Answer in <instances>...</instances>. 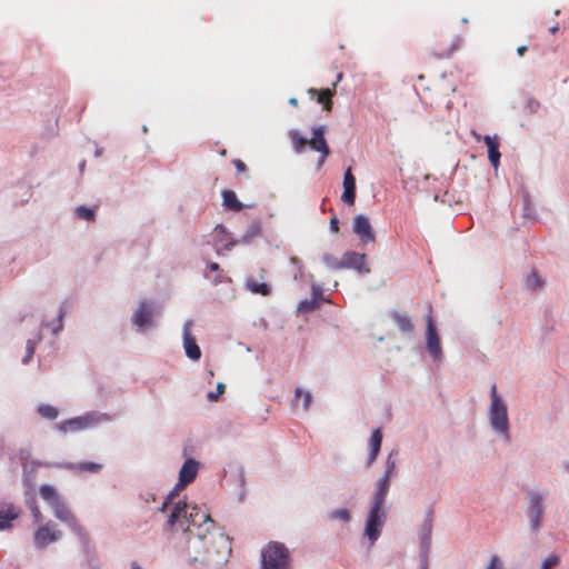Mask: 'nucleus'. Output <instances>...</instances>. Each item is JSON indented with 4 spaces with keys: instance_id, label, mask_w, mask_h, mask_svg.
Listing matches in <instances>:
<instances>
[{
    "instance_id": "obj_33",
    "label": "nucleus",
    "mask_w": 569,
    "mask_h": 569,
    "mask_svg": "<svg viewBox=\"0 0 569 569\" xmlns=\"http://www.w3.org/2000/svg\"><path fill=\"white\" fill-rule=\"evenodd\" d=\"M37 412L47 420H54L59 416V411L56 407L47 403H40L37 407Z\"/></svg>"
},
{
    "instance_id": "obj_25",
    "label": "nucleus",
    "mask_w": 569,
    "mask_h": 569,
    "mask_svg": "<svg viewBox=\"0 0 569 569\" xmlns=\"http://www.w3.org/2000/svg\"><path fill=\"white\" fill-rule=\"evenodd\" d=\"M206 539H207V533H202V532H199L196 536V539H192V536L187 538V550H188V556H189L191 563H194L192 561V557L194 555H197V551H199L201 555L206 549H208L207 547H204Z\"/></svg>"
},
{
    "instance_id": "obj_57",
    "label": "nucleus",
    "mask_w": 569,
    "mask_h": 569,
    "mask_svg": "<svg viewBox=\"0 0 569 569\" xmlns=\"http://www.w3.org/2000/svg\"><path fill=\"white\" fill-rule=\"evenodd\" d=\"M329 229L331 232L337 233L339 231V219L336 214L330 219Z\"/></svg>"
},
{
    "instance_id": "obj_42",
    "label": "nucleus",
    "mask_w": 569,
    "mask_h": 569,
    "mask_svg": "<svg viewBox=\"0 0 569 569\" xmlns=\"http://www.w3.org/2000/svg\"><path fill=\"white\" fill-rule=\"evenodd\" d=\"M357 189L356 177L352 173L351 167H348L343 173V189Z\"/></svg>"
},
{
    "instance_id": "obj_45",
    "label": "nucleus",
    "mask_w": 569,
    "mask_h": 569,
    "mask_svg": "<svg viewBox=\"0 0 569 569\" xmlns=\"http://www.w3.org/2000/svg\"><path fill=\"white\" fill-rule=\"evenodd\" d=\"M303 397V409L305 410H308L310 408V405H311V401H312V396L309 391H302V389L300 388H297L296 391H295V398L298 399L299 397Z\"/></svg>"
},
{
    "instance_id": "obj_26",
    "label": "nucleus",
    "mask_w": 569,
    "mask_h": 569,
    "mask_svg": "<svg viewBox=\"0 0 569 569\" xmlns=\"http://www.w3.org/2000/svg\"><path fill=\"white\" fill-rule=\"evenodd\" d=\"M395 473H388L387 470L383 471L382 476L378 479L375 488L373 496L380 498H387L389 489H390V480Z\"/></svg>"
},
{
    "instance_id": "obj_6",
    "label": "nucleus",
    "mask_w": 569,
    "mask_h": 569,
    "mask_svg": "<svg viewBox=\"0 0 569 569\" xmlns=\"http://www.w3.org/2000/svg\"><path fill=\"white\" fill-rule=\"evenodd\" d=\"M103 419H107L106 415H100L96 411H91L87 412L83 416L74 417L61 423H57L56 429L62 433L77 432L93 427Z\"/></svg>"
},
{
    "instance_id": "obj_31",
    "label": "nucleus",
    "mask_w": 569,
    "mask_h": 569,
    "mask_svg": "<svg viewBox=\"0 0 569 569\" xmlns=\"http://www.w3.org/2000/svg\"><path fill=\"white\" fill-rule=\"evenodd\" d=\"M261 233L260 220L253 221L247 229V231L238 239L243 244H249L254 237Z\"/></svg>"
},
{
    "instance_id": "obj_61",
    "label": "nucleus",
    "mask_w": 569,
    "mask_h": 569,
    "mask_svg": "<svg viewBox=\"0 0 569 569\" xmlns=\"http://www.w3.org/2000/svg\"><path fill=\"white\" fill-rule=\"evenodd\" d=\"M241 243L238 241V239H230L228 242H226L222 247L223 250L230 251L234 246Z\"/></svg>"
},
{
    "instance_id": "obj_37",
    "label": "nucleus",
    "mask_w": 569,
    "mask_h": 569,
    "mask_svg": "<svg viewBox=\"0 0 569 569\" xmlns=\"http://www.w3.org/2000/svg\"><path fill=\"white\" fill-rule=\"evenodd\" d=\"M26 505L30 509L34 522H41L43 520V516L39 509L36 498L32 496L30 498H27Z\"/></svg>"
},
{
    "instance_id": "obj_41",
    "label": "nucleus",
    "mask_w": 569,
    "mask_h": 569,
    "mask_svg": "<svg viewBox=\"0 0 569 569\" xmlns=\"http://www.w3.org/2000/svg\"><path fill=\"white\" fill-rule=\"evenodd\" d=\"M322 262L330 269L332 270H339V269H342V266L340 264L341 263V259H337L333 254L331 253H325L322 256Z\"/></svg>"
},
{
    "instance_id": "obj_11",
    "label": "nucleus",
    "mask_w": 569,
    "mask_h": 569,
    "mask_svg": "<svg viewBox=\"0 0 569 569\" xmlns=\"http://www.w3.org/2000/svg\"><path fill=\"white\" fill-rule=\"evenodd\" d=\"M34 466L44 467V468H59L66 470H77V471H88L92 473H97L102 469V465L97 462H48V461H33Z\"/></svg>"
},
{
    "instance_id": "obj_48",
    "label": "nucleus",
    "mask_w": 569,
    "mask_h": 569,
    "mask_svg": "<svg viewBox=\"0 0 569 569\" xmlns=\"http://www.w3.org/2000/svg\"><path fill=\"white\" fill-rule=\"evenodd\" d=\"M560 562V557L557 555H551L547 557L540 566V569H552Z\"/></svg>"
},
{
    "instance_id": "obj_5",
    "label": "nucleus",
    "mask_w": 569,
    "mask_h": 569,
    "mask_svg": "<svg viewBox=\"0 0 569 569\" xmlns=\"http://www.w3.org/2000/svg\"><path fill=\"white\" fill-rule=\"evenodd\" d=\"M53 515L57 519L64 522L69 529L77 536L78 540H82L84 545H87V533L86 528L79 522L77 517L71 512V510L67 507L64 500L61 498L59 501L54 502L50 506Z\"/></svg>"
},
{
    "instance_id": "obj_16",
    "label": "nucleus",
    "mask_w": 569,
    "mask_h": 569,
    "mask_svg": "<svg viewBox=\"0 0 569 569\" xmlns=\"http://www.w3.org/2000/svg\"><path fill=\"white\" fill-rule=\"evenodd\" d=\"M342 77H343L342 72L337 74V80L332 83V88H326V89L310 88L308 90V93L311 97H317V102L321 103L323 106L325 111H328V112L331 111L332 106H333L331 98L336 93V86L339 81H341Z\"/></svg>"
},
{
    "instance_id": "obj_46",
    "label": "nucleus",
    "mask_w": 569,
    "mask_h": 569,
    "mask_svg": "<svg viewBox=\"0 0 569 569\" xmlns=\"http://www.w3.org/2000/svg\"><path fill=\"white\" fill-rule=\"evenodd\" d=\"M36 345H37V342H36V341H33V340H31V339H29V340L27 341V345H26V356H24V357H23V359H22V363H23V365L29 363V361H30V360H31V358L33 357L34 351H36Z\"/></svg>"
},
{
    "instance_id": "obj_19",
    "label": "nucleus",
    "mask_w": 569,
    "mask_h": 569,
    "mask_svg": "<svg viewBox=\"0 0 569 569\" xmlns=\"http://www.w3.org/2000/svg\"><path fill=\"white\" fill-rule=\"evenodd\" d=\"M327 132V126L320 124L312 129V137L309 142L310 148L317 152L323 154V157H328L330 154V148L327 143L325 134Z\"/></svg>"
},
{
    "instance_id": "obj_58",
    "label": "nucleus",
    "mask_w": 569,
    "mask_h": 569,
    "mask_svg": "<svg viewBox=\"0 0 569 569\" xmlns=\"http://www.w3.org/2000/svg\"><path fill=\"white\" fill-rule=\"evenodd\" d=\"M63 315H64L63 309H62V308H60V311H59V315H58V325H57L56 327H53V329H52V332H53L54 335H57L59 331H61V330H62V327H63V326H62V318H63Z\"/></svg>"
},
{
    "instance_id": "obj_18",
    "label": "nucleus",
    "mask_w": 569,
    "mask_h": 569,
    "mask_svg": "<svg viewBox=\"0 0 569 569\" xmlns=\"http://www.w3.org/2000/svg\"><path fill=\"white\" fill-rule=\"evenodd\" d=\"M198 509H199L198 506H193V508H192L193 511H191V512H189L188 509H186V518H182V520H181L180 529L182 530V532L186 535L187 538L192 536V531L190 529L191 526L201 527L202 523H208V522H210L212 526H214V521L211 518L210 513H204L202 516L201 522H199L197 520Z\"/></svg>"
},
{
    "instance_id": "obj_55",
    "label": "nucleus",
    "mask_w": 569,
    "mask_h": 569,
    "mask_svg": "<svg viewBox=\"0 0 569 569\" xmlns=\"http://www.w3.org/2000/svg\"><path fill=\"white\" fill-rule=\"evenodd\" d=\"M140 499L143 500L146 503H150L151 501L157 500V495L151 491H144L140 493Z\"/></svg>"
},
{
    "instance_id": "obj_52",
    "label": "nucleus",
    "mask_w": 569,
    "mask_h": 569,
    "mask_svg": "<svg viewBox=\"0 0 569 569\" xmlns=\"http://www.w3.org/2000/svg\"><path fill=\"white\" fill-rule=\"evenodd\" d=\"M540 106L541 104L537 99L528 97L526 109L529 111V113H536L539 110Z\"/></svg>"
},
{
    "instance_id": "obj_9",
    "label": "nucleus",
    "mask_w": 569,
    "mask_h": 569,
    "mask_svg": "<svg viewBox=\"0 0 569 569\" xmlns=\"http://www.w3.org/2000/svg\"><path fill=\"white\" fill-rule=\"evenodd\" d=\"M153 315L154 305L144 299L140 301L131 317V321L138 327L139 332H144L148 328L154 326Z\"/></svg>"
},
{
    "instance_id": "obj_34",
    "label": "nucleus",
    "mask_w": 569,
    "mask_h": 569,
    "mask_svg": "<svg viewBox=\"0 0 569 569\" xmlns=\"http://www.w3.org/2000/svg\"><path fill=\"white\" fill-rule=\"evenodd\" d=\"M290 137L293 143V149L297 153H301L306 149V144L308 143V139L300 134L297 130L290 131Z\"/></svg>"
},
{
    "instance_id": "obj_21",
    "label": "nucleus",
    "mask_w": 569,
    "mask_h": 569,
    "mask_svg": "<svg viewBox=\"0 0 569 569\" xmlns=\"http://www.w3.org/2000/svg\"><path fill=\"white\" fill-rule=\"evenodd\" d=\"M390 319L397 325L402 335L411 337L415 332V326L411 318L406 313H400L398 310L392 309L389 311Z\"/></svg>"
},
{
    "instance_id": "obj_15",
    "label": "nucleus",
    "mask_w": 569,
    "mask_h": 569,
    "mask_svg": "<svg viewBox=\"0 0 569 569\" xmlns=\"http://www.w3.org/2000/svg\"><path fill=\"white\" fill-rule=\"evenodd\" d=\"M367 254L357 251H347L341 258L342 269H352L360 274H368L370 269L366 266Z\"/></svg>"
},
{
    "instance_id": "obj_54",
    "label": "nucleus",
    "mask_w": 569,
    "mask_h": 569,
    "mask_svg": "<svg viewBox=\"0 0 569 569\" xmlns=\"http://www.w3.org/2000/svg\"><path fill=\"white\" fill-rule=\"evenodd\" d=\"M214 232L217 241H222L220 236H227L229 233L228 229L222 223H219L214 227Z\"/></svg>"
},
{
    "instance_id": "obj_29",
    "label": "nucleus",
    "mask_w": 569,
    "mask_h": 569,
    "mask_svg": "<svg viewBox=\"0 0 569 569\" xmlns=\"http://www.w3.org/2000/svg\"><path fill=\"white\" fill-rule=\"evenodd\" d=\"M19 513L16 511L13 505H9L7 509H0V531L12 527V521L18 518Z\"/></svg>"
},
{
    "instance_id": "obj_62",
    "label": "nucleus",
    "mask_w": 569,
    "mask_h": 569,
    "mask_svg": "<svg viewBox=\"0 0 569 569\" xmlns=\"http://www.w3.org/2000/svg\"><path fill=\"white\" fill-rule=\"evenodd\" d=\"M238 479L240 487H244L246 478H244V469L243 467L238 468Z\"/></svg>"
},
{
    "instance_id": "obj_13",
    "label": "nucleus",
    "mask_w": 569,
    "mask_h": 569,
    "mask_svg": "<svg viewBox=\"0 0 569 569\" xmlns=\"http://www.w3.org/2000/svg\"><path fill=\"white\" fill-rule=\"evenodd\" d=\"M186 509H188L186 498L173 503L168 515V519L163 525V530L170 533H176L181 527L182 518H186Z\"/></svg>"
},
{
    "instance_id": "obj_47",
    "label": "nucleus",
    "mask_w": 569,
    "mask_h": 569,
    "mask_svg": "<svg viewBox=\"0 0 569 569\" xmlns=\"http://www.w3.org/2000/svg\"><path fill=\"white\" fill-rule=\"evenodd\" d=\"M226 391V386L224 383L222 382H218L217 383V390L214 391H209L208 395H207V398L209 401H218L219 400V397L224 393Z\"/></svg>"
},
{
    "instance_id": "obj_40",
    "label": "nucleus",
    "mask_w": 569,
    "mask_h": 569,
    "mask_svg": "<svg viewBox=\"0 0 569 569\" xmlns=\"http://www.w3.org/2000/svg\"><path fill=\"white\" fill-rule=\"evenodd\" d=\"M329 518L332 520H342L345 522L351 521V512L347 508L335 509L329 513Z\"/></svg>"
},
{
    "instance_id": "obj_8",
    "label": "nucleus",
    "mask_w": 569,
    "mask_h": 569,
    "mask_svg": "<svg viewBox=\"0 0 569 569\" xmlns=\"http://www.w3.org/2000/svg\"><path fill=\"white\" fill-rule=\"evenodd\" d=\"M426 350L433 361H441L443 359L441 339L431 315L426 317Z\"/></svg>"
},
{
    "instance_id": "obj_23",
    "label": "nucleus",
    "mask_w": 569,
    "mask_h": 569,
    "mask_svg": "<svg viewBox=\"0 0 569 569\" xmlns=\"http://www.w3.org/2000/svg\"><path fill=\"white\" fill-rule=\"evenodd\" d=\"M222 197V206L224 210L232 212H240L243 208H252L253 204H244L242 203L236 192L230 189H224L221 192Z\"/></svg>"
},
{
    "instance_id": "obj_14",
    "label": "nucleus",
    "mask_w": 569,
    "mask_h": 569,
    "mask_svg": "<svg viewBox=\"0 0 569 569\" xmlns=\"http://www.w3.org/2000/svg\"><path fill=\"white\" fill-rule=\"evenodd\" d=\"M352 231L359 237L363 244L376 241V234L370 220L366 214H358L353 218Z\"/></svg>"
},
{
    "instance_id": "obj_43",
    "label": "nucleus",
    "mask_w": 569,
    "mask_h": 569,
    "mask_svg": "<svg viewBox=\"0 0 569 569\" xmlns=\"http://www.w3.org/2000/svg\"><path fill=\"white\" fill-rule=\"evenodd\" d=\"M311 300H313L316 303L320 306V303L326 302V298L323 296L322 287L319 284L313 283L311 286Z\"/></svg>"
},
{
    "instance_id": "obj_53",
    "label": "nucleus",
    "mask_w": 569,
    "mask_h": 569,
    "mask_svg": "<svg viewBox=\"0 0 569 569\" xmlns=\"http://www.w3.org/2000/svg\"><path fill=\"white\" fill-rule=\"evenodd\" d=\"M487 569H502V562L497 555L491 556Z\"/></svg>"
},
{
    "instance_id": "obj_56",
    "label": "nucleus",
    "mask_w": 569,
    "mask_h": 569,
    "mask_svg": "<svg viewBox=\"0 0 569 569\" xmlns=\"http://www.w3.org/2000/svg\"><path fill=\"white\" fill-rule=\"evenodd\" d=\"M419 569H429V555L419 553Z\"/></svg>"
},
{
    "instance_id": "obj_63",
    "label": "nucleus",
    "mask_w": 569,
    "mask_h": 569,
    "mask_svg": "<svg viewBox=\"0 0 569 569\" xmlns=\"http://www.w3.org/2000/svg\"><path fill=\"white\" fill-rule=\"evenodd\" d=\"M171 505L172 503L164 498L161 506L158 508V512H166Z\"/></svg>"
},
{
    "instance_id": "obj_30",
    "label": "nucleus",
    "mask_w": 569,
    "mask_h": 569,
    "mask_svg": "<svg viewBox=\"0 0 569 569\" xmlns=\"http://www.w3.org/2000/svg\"><path fill=\"white\" fill-rule=\"evenodd\" d=\"M41 498L47 501L49 506L61 499V496L52 485H41L39 488Z\"/></svg>"
},
{
    "instance_id": "obj_1",
    "label": "nucleus",
    "mask_w": 569,
    "mask_h": 569,
    "mask_svg": "<svg viewBox=\"0 0 569 569\" xmlns=\"http://www.w3.org/2000/svg\"><path fill=\"white\" fill-rule=\"evenodd\" d=\"M231 552L232 547L230 537L220 532L214 537L212 548L206 549L201 555L197 551V555L192 557V561L199 562L202 566L227 563Z\"/></svg>"
},
{
    "instance_id": "obj_35",
    "label": "nucleus",
    "mask_w": 569,
    "mask_h": 569,
    "mask_svg": "<svg viewBox=\"0 0 569 569\" xmlns=\"http://www.w3.org/2000/svg\"><path fill=\"white\" fill-rule=\"evenodd\" d=\"M382 431L380 428H376L372 430L370 439H369V450L380 452L382 445Z\"/></svg>"
},
{
    "instance_id": "obj_7",
    "label": "nucleus",
    "mask_w": 569,
    "mask_h": 569,
    "mask_svg": "<svg viewBox=\"0 0 569 569\" xmlns=\"http://www.w3.org/2000/svg\"><path fill=\"white\" fill-rule=\"evenodd\" d=\"M529 502L527 507V516L531 531L536 532L541 526V519L545 511V497L541 492L529 490L527 492Z\"/></svg>"
},
{
    "instance_id": "obj_50",
    "label": "nucleus",
    "mask_w": 569,
    "mask_h": 569,
    "mask_svg": "<svg viewBox=\"0 0 569 569\" xmlns=\"http://www.w3.org/2000/svg\"><path fill=\"white\" fill-rule=\"evenodd\" d=\"M533 212V208L530 202V197L528 193L523 196V207H522V214L525 218H531Z\"/></svg>"
},
{
    "instance_id": "obj_49",
    "label": "nucleus",
    "mask_w": 569,
    "mask_h": 569,
    "mask_svg": "<svg viewBox=\"0 0 569 569\" xmlns=\"http://www.w3.org/2000/svg\"><path fill=\"white\" fill-rule=\"evenodd\" d=\"M397 455H398V451L392 450L387 457L385 470H387L388 473L396 472V459L393 458V456H397Z\"/></svg>"
},
{
    "instance_id": "obj_64",
    "label": "nucleus",
    "mask_w": 569,
    "mask_h": 569,
    "mask_svg": "<svg viewBox=\"0 0 569 569\" xmlns=\"http://www.w3.org/2000/svg\"><path fill=\"white\" fill-rule=\"evenodd\" d=\"M171 505L172 503L164 498L161 506L158 508V512H166Z\"/></svg>"
},
{
    "instance_id": "obj_28",
    "label": "nucleus",
    "mask_w": 569,
    "mask_h": 569,
    "mask_svg": "<svg viewBox=\"0 0 569 569\" xmlns=\"http://www.w3.org/2000/svg\"><path fill=\"white\" fill-rule=\"evenodd\" d=\"M246 288L256 295H261L263 297H267L271 293L272 289L271 286L266 282H258L254 278L249 277L246 280Z\"/></svg>"
},
{
    "instance_id": "obj_51",
    "label": "nucleus",
    "mask_w": 569,
    "mask_h": 569,
    "mask_svg": "<svg viewBox=\"0 0 569 569\" xmlns=\"http://www.w3.org/2000/svg\"><path fill=\"white\" fill-rule=\"evenodd\" d=\"M186 487L177 482L176 486L169 491L166 499L173 505V500L179 496V492L183 490Z\"/></svg>"
},
{
    "instance_id": "obj_20",
    "label": "nucleus",
    "mask_w": 569,
    "mask_h": 569,
    "mask_svg": "<svg viewBox=\"0 0 569 569\" xmlns=\"http://www.w3.org/2000/svg\"><path fill=\"white\" fill-rule=\"evenodd\" d=\"M199 467V461L193 458H187L180 468L178 482L184 487L192 483L197 478Z\"/></svg>"
},
{
    "instance_id": "obj_39",
    "label": "nucleus",
    "mask_w": 569,
    "mask_h": 569,
    "mask_svg": "<svg viewBox=\"0 0 569 569\" xmlns=\"http://www.w3.org/2000/svg\"><path fill=\"white\" fill-rule=\"evenodd\" d=\"M319 308V305L311 299H303L297 306L298 313H309Z\"/></svg>"
},
{
    "instance_id": "obj_22",
    "label": "nucleus",
    "mask_w": 569,
    "mask_h": 569,
    "mask_svg": "<svg viewBox=\"0 0 569 569\" xmlns=\"http://www.w3.org/2000/svg\"><path fill=\"white\" fill-rule=\"evenodd\" d=\"M483 142L487 146L489 162L495 169H497L500 164V158H501V153L499 151V147H500L499 138H498V136L486 134L483 137Z\"/></svg>"
},
{
    "instance_id": "obj_2",
    "label": "nucleus",
    "mask_w": 569,
    "mask_h": 569,
    "mask_svg": "<svg viewBox=\"0 0 569 569\" xmlns=\"http://www.w3.org/2000/svg\"><path fill=\"white\" fill-rule=\"evenodd\" d=\"M490 407L489 421L491 428L503 437L506 441H510L508 409L503 399L497 392V386L490 388Z\"/></svg>"
},
{
    "instance_id": "obj_59",
    "label": "nucleus",
    "mask_w": 569,
    "mask_h": 569,
    "mask_svg": "<svg viewBox=\"0 0 569 569\" xmlns=\"http://www.w3.org/2000/svg\"><path fill=\"white\" fill-rule=\"evenodd\" d=\"M379 452L377 451H370L369 450V453H368V458H367V461H366V466L369 468L371 467V465L376 461L377 457H378Z\"/></svg>"
},
{
    "instance_id": "obj_4",
    "label": "nucleus",
    "mask_w": 569,
    "mask_h": 569,
    "mask_svg": "<svg viewBox=\"0 0 569 569\" xmlns=\"http://www.w3.org/2000/svg\"><path fill=\"white\" fill-rule=\"evenodd\" d=\"M261 569H289L287 547L281 542H269L261 550Z\"/></svg>"
},
{
    "instance_id": "obj_32",
    "label": "nucleus",
    "mask_w": 569,
    "mask_h": 569,
    "mask_svg": "<svg viewBox=\"0 0 569 569\" xmlns=\"http://www.w3.org/2000/svg\"><path fill=\"white\" fill-rule=\"evenodd\" d=\"M545 284L543 279L539 276L536 269H532L531 272L525 279V286L528 290H537L541 289Z\"/></svg>"
},
{
    "instance_id": "obj_38",
    "label": "nucleus",
    "mask_w": 569,
    "mask_h": 569,
    "mask_svg": "<svg viewBox=\"0 0 569 569\" xmlns=\"http://www.w3.org/2000/svg\"><path fill=\"white\" fill-rule=\"evenodd\" d=\"M76 214L78 218L86 221H93L96 218V211L93 208L87 206H79L76 208Z\"/></svg>"
},
{
    "instance_id": "obj_24",
    "label": "nucleus",
    "mask_w": 569,
    "mask_h": 569,
    "mask_svg": "<svg viewBox=\"0 0 569 569\" xmlns=\"http://www.w3.org/2000/svg\"><path fill=\"white\" fill-rule=\"evenodd\" d=\"M81 545L82 552L86 558L87 569H101L102 565L96 555L93 548L90 545V536L87 533V545L83 543L82 540H79Z\"/></svg>"
},
{
    "instance_id": "obj_3",
    "label": "nucleus",
    "mask_w": 569,
    "mask_h": 569,
    "mask_svg": "<svg viewBox=\"0 0 569 569\" xmlns=\"http://www.w3.org/2000/svg\"><path fill=\"white\" fill-rule=\"evenodd\" d=\"M386 499L380 497H372L370 508L366 518L363 536L375 545L381 536L382 527L387 520V511L385 510Z\"/></svg>"
},
{
    "instance_id": "obj_12",
    "label": "nucleus",
    "mask_w": 569,
    "mask_h": 569,
    "mask_svg": "<svg viewBox=\"0 0 569 569\" xmlns=\"http://www.w3.org/2000/svg\"><path fill=\"white\" fill-rule=\"evenodd\" d=\"M53 526L52 521H48L46 525L40 526L33 536L34 547L37 549H43L49 543L56 542L61 539L62 531L61 530H52Z\"/></svg>"
},
{
    "instance_id": "obj_27",
    "label": "nucleus",
    "mask_w": 569,
    "mask_h": 569,
    "mask_svg": "<svg viewBox=\"0 0 569 569\" xmlns=\"http://www.w3.org/2000/svg\"><path fill=\"white\" fill-rule=\"evenodd\" d=\"M395 473H388L387 470L383 471L382 476L378 479L375 488L373 496L380 498H387L389 489H390V480Z\"/></svg>"
},
{
    "instance_id": "obj_44",
    "label": "nucleus",
    "mask_w": 569,
    "mask_h": 569,
    "mask_svg": "<svg viewBox=\"0 0 569 569\" xmlns=\"http://www.w3.org/2000/svg\"><path fill=\"white\" fill-rule=\"evenodd\" d=\"M356 194H357V189L346 188V189H343V192L341 194V201L348 206H352V204H355V201H356Z\"/></svg>"
},
{
    "instance_id": "obj_10",
    "label": "nucleus",
    "mask_w": 569,
    "mask_h": 569,
    "mask_svg": "<svg viewBox=\"0 0 569 569\" xmlns=\"http://www.w3.org/2000/svg\"><path fill=\"white\" fill-rule=\"evenodd\" d=\"M433 517L435 511L433 508L430 507L426 511V516L419 531V553L429 555L430 552Z\"/></svg>"
},
{
    "instance_id": "obj_60",
    "label": "nucleus",
    "mask_w": 569,
    "mask_h": 569,
    "mask_svg": "<svg viewBox=\"0 0 569 569\" xmlns=\"http://www.w3.org/2000/svg\"><path fill=\"white\" fill-rule=\"evenodd\" d=\"M233 164L238 172L242 173V172L247 171V166L242 160L237 159L233 161Z\"/></svg>"
},
{
    "instance_id": "obj_17",
    "label": "nucleus",
    "mask_w": 569,
    "mask_h": 569,
    "mask_svg": "<svg viewBox=\"0 0 569 569\" xmlns=\"http://www.w3.org/2000/svg\"><path fill=\"white\" fill-rule=\"evenodd\" d=\"M192 320H187L183 325V348L186 356L192 360L198 361L201 358V349L197 343L196 338L190 332Z\"/></svg>"
},
{
    "instance_id": "obj_36",
    "label": "nucleus",
    "mask_w": 569,
    "mask_h": 569,
    "mask_svg": "<svg viewBox=\"0 0 569 569\" xmlns=\"http://www.w3.org/2000/svg\"><path fill=\"white\" fill-rule=\"evenodd\" d=\"M207 268L209 271L211 272H214L216 276L211 279L210 276L206 272L204 273V278L211 280V282L217 286L219 283L222 282V276H223V270L220 268V264L218 262H209L207 264Z\"/></svg>"
}]
</instances>
